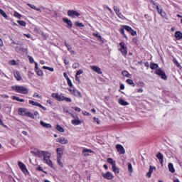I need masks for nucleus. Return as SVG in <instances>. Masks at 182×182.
I'll list each match as a JSON object with an SVG mask.
<instances>
[{"label": "nucleus", "mask_w": 182, "mask_h": 182, "mask_svg": "<svg viewBox=\"0 0 182 182\" xmlns=\"http://www.w3.org/2000/svg\"><path fill=\"white\" fill-rule=\"evenodd\" d=\"M79 66H80L79 63H75L74 64H73V69H77Z\"/></svg>", "instance_id": "864d4df0"}, {"label": "nucleus", "mask_w": 182, "mask_h": 182, "mask_svg": "<svg viewBox=\"0 0 182 182\" xmlns=\"http://www.w3.org/2000/svg\"><path fill=\"white\" fill-rule=\"evenodd\" d=\"M120 48L119 49V52H121L122 56H126L127 55V46L124 42L119 43Z\"/></svg>", "instance_id": "20e7f679"}, {"label": "nucleus", "mask_w": 182, "mask_h": 182, "mask_svg": "<svg viewBox=\"0 0 182 182\" xmlns=\"http://www.w3.org/2000/svg\"><path fill=\"white\" fill-rule=\"evenodd\" d=\"M127 166H128V171L129 173H133V166L132 165V164L128 163Z\"/></svg>", "instance_id": "ea45409f"}, {"label": "nucleus", "mask_w": 182, "mask_h": 182, "mask_svg": "<svg viewBox=\"0 0 182 182\" xmlns=\"http://www.w3.org/2000/svg\"><path fill=\"white\" fill-rule=\"evenodd\" d=\"M122 75H124L125 77H130V74L126 70L122 71Z\"/></svg>", "instance_id": "79ce46f5"}, {"label": "nucleus", "mask_w": 182, "mask_h": 182, "mask_svg": "<svg viewBox=\"0 0 182 182\" xmlns=\"http://www.w3.org/2000/svg\"><path fill=\"white\" fill-rule=\"evenodd\" d=\"M29 105H32V106H38V107H41L43 110H46V107H43L42 105L39 104L38 102H35L33 100L28 101Z\"/></svg>", "instance_id": "ddd939ff"}, {"label": "nucleus", "mask_w": 182, "mask_h": 182, "mask_svg": "<svg viewBox=\"0 0 182 182\" xmlns=\"http://www.w3.org/2000/svg\"><path fill=\"white\" fill-rule=\"evenodd\" d=\"M118 103L119 105H121L122 106H129V102H127V101H125L124 100L120 98L119 100H118Z\"/></svg>", "instance_id": "b1692460"}, {"label": "nucleus", "mask_w": 182, "mask_h": 182, "mask_svg": "<svg viewBox=\"0 0 182 182\" xmlns=\"http://www.w3.org/2000/svg\"><path fill=\"white\" fill-rule=\"evenodd\" d=\"M82 153H84L85 157H87L90 156L89 153H93V151H92V149H84Z\"/></svg>", "instance_id": "5701e85b"}, {"label": "nucleus", "mask_w": 182, "mask_h": 182, "mask_svg": "<svg viewBox=\"0 0 182 182\" xmlns=\"http://www.w3.org/2000/svg\"><path fill=\"white\" fill-rule=\"evenodd\" d=\"M15 49H16V52H22L23 50V48H21V47H19V46H16V48H15Z\"/></svg>", "instance_id": "5fc2aeb1"}, {"label": "nucleus", "mask_w": 182, "mask_h": 182, "mask_svg": "<svg viewBox=\"0 0 182 182\" xmlns=\"http://www.w3.org/2000/svg\"><path fill=\"white\" fill-rule=\"evenodd\" d=\"M67 82H68V86H70V87H73V84H72V80H70V78L67 77Z\"/></svg>", "instance_id": "09e8293b"}, {"label": "nucleus", "mask_w": 182, "mask_h": 182, "mask_svg": "<svg viewBox=\"0 0 182 182\" xmlns=\"http://www.w3.org/2000/svg\"><path fill=\"white\" fill-rule=\"evenodd\" d=\"M151 4H152V5H156V9L158 11V14H159V15H161V16H162L163 18H164V19H167V14H166V11H163L162 9H160V4H159L158 3L154 2V1H151Z\"/></svg>", "instance_id": "f03ea898"}, {"label": "nucleus", "mask_w": 182, "mask_h": 182, "mask_svg": "<svg viewBox=\"0 0 182 182\" xmlns=\"http://www.w3.org/2000/svg\"><path fill=\"white\" fill-rule=\"evenodd\" d=\"M72 124L74 126H79V124H82V121L77 118V119H73L71 121Z\"/></svg>", "instance_id": "412c9836"}, {"label": "nucleus", "mask_w": 182, "mask_h": 182, "mask_svg": "<svg viewBox=\"0 0 182 182\" xmlns=\"http://www.w3.org/2000/svg\"><path fill=\"white\" fill-rule=\"evenodd\" d=\"M19 168L24 173V174H29L28 168H26V165H25L22 161H18V163Z\"/></svg>", "instance_id": "6e6552de"}, {"label": "nucleus", "mask_w": 182, "mask_h": 182, "mask_svg": "<svg viewBox=\"0 0 182 182\" xmlns=\"http://www.w3.org/2000/svg\"><path fill=\"white\" fill-rule=\"evenodd\" d=\"M10 63L13 66H14L15 65H16V61L15 60H12L11 61H10Z\"/></svg>", "instance_id": "69168bd1"}, {"label": "nucleus", "mask_w": 182, "mask_h": 182, "mask_svg": "<svg viewBox=\"0 0 182 182\" xmlns=\"http://www.w3.org/2000/svg\"><path fill=\"white\" fill-rule=\"evenodd\" d=\"M132 42H133V43H137V38H136V37L133 38Z\"/></svg>", "instance_id": "774afa93"}, {"label": "nucleus", "mask_w": 182, "mask_h": 182, "mask_svg": "<svg viewBox=\"0 0 182 182\" xmlns=\"http://www.w3.org/2000/svg\"><path fill=\"white\" fill-rule=\"evenodd\" d=\"M57 159H62L63 156V149L62 148H57Z\"/></svg>", "instance_id": "f3484780"}, {"label": "nucleus", "mask_w": 182, "mask_h": 182, "mask_svg": "<svg viewBox=\"0 0 182 182\" xmlns=\"http://www.w3.org/2000/svg\"><path fill=\"white\" fill-rule=\"evenodd\" d=\"M14 16H15V18H17L18 19H21V18H22V15L16 11L14 13Z\"/></svg>", "instance_id": "a18cd8bd"}, {"label": "nucleus", "mask_w": 182, "mask_h": 182, "mask_svg": "<svg viewBox=\"0 0 182 182\" xmlns=\"http://www.w3.org/2000/svg\"><path fill=\"white\" fill-rule=\"evenodd\" d=\"M48 152L45 151H38V157H44L45 155L47 154Z\"/></svg>", "instance_id": "c756f323"}, {"label": "nucleus", "mask_w": 182, "mask_h": 182, "mask_svg": "<svg viewBox=\"0 0 182 182\" xmlns=\"http://www.w3.org/2000/svg\"><path fill=\"white\" fill-rule=\"evenodd\" d=\"M156 158L158 159V160H159L160 164H163V161H164V159L163 154H161V152H159L156 154Z\"/></svg>", "instance_id": "aec40b11"}, {"label": "nucleus", "mask_w": 182, "mask_h": 182, "mask_svg": "<svg viewBox=\"0 0 182 182\" xmlns=\"http://www.w3.org/2000/svg\"><path fill=\"white\" fill-rule=\"evenodd\" d=\"M116 149L119 153V154H125L126 150L124 149V147L122 144H117Z\"/></svg>", "instance_id": "9d476101"}, {"label": "nucleus", "mask_w": 182, "mask_h": 182, "mask_svg": "<svg viewBox=\"0 0 182 182\" xmlns=\"http://www.w3.org/2000/svg\"><path fill=\"white\" fill-rule=\"evenodd\" d=\"M102 177H104V178H106L107 180H113V178H114L113 173L109 171L107 172L106 173H102Z\"/></svg>", "instance_id": "9b49d317"}, {"label": "nucleus", "mask_w": 182, "mask_h": 182, "mask_svg": "<svg viewBox=\"0 0 182 182\" xmlns=\"http://www.w3.org/2000/svg\"><path fill=\"white\" fill-rule=\"evenodd\" d=\"M68 16H70V18H75L76 17L80 16V13L75 10H68Z\"/></svg>", "instance_id": "423d86ee"}, {"label": "nucleus", "mask_w": 182, "mask_h": 182, "mask_svg": "<svg viewBox=\"0 0 182 182\" xmlns=\"http://www.w3.org/2000/svg\"><path fill=\"white\" fill-rule=\"evenodd\" d=\"M75 26H77L78 28H83L85 26V25H83L82 23H79L77 21H76L75 23Z\"/></svg>", "instance_id": "de8ad7c7"}, {"label": "nucleus", "mask_w": 182, "mask_h": 182, "mask_svg": "<svg viewBox=\"0 0 182 182\" xmlns=\"http://www.w3.org/2000/svg\"><path fill=\"white\" fill-rule=\"evenodd\" d=\"M153 170H156V167L150 166L149 172L151 173H153Z\"/></svg>", "instance_id": "052dcab7"}, {"label": "nucleus", "mask_w": 182, "mask_h": 182, "mask_svg": "<svg viewBox=\"0 0 182 182\" xmlns=\"http://www.w3.org/2000/svg\"><path fill=\"white\" fill-rule=\"evenodd\" d=\"M65 46L67 48L68 50H72V47L70 46V45L68 44V43H65Z\"/></svg>", "instance_id": "13d9d810"}, {"label": "nucleus", "mask_w": 182, "mask_h": 182, "mask_svg": "<svg viewBox=\"0 0 182 182\" xmlns=\"http://www.w3.org/2000/svg\"><path fill=\"white\" fill-rule=\"evenodd\" d=\"M175 37L176 38L177 41H180V39H182V33H181V31H176L175 33Z\"/></svg>", "instance_id": "a878e982"}, {"label": "nucleus", "mask_w": 182, "mask_h": 182, "mask_svg": "<svg viewBox=\"0 0 182 182\" xmlns=\"http://www.w3.org/2000/svg\"><path fill=\"white\" fill-rule=\"evenodd\" d=\"M155 75H158V76H161V79L164 80H167V75H166V72L163 70L161 68L156 69L154 72Z\"/></svg>", "instance_id": "39448f33"}, {"label": "nucleus", "mask_w": 182, "mask_h": 182, "mask_svg": "<svg viewBox=\"0 0 182 182\" xmlns=\"http://www.w3.org/2000/svg\"><path fill=\"white\" fill-rule=\"evenodd\" d=\"M64 100H65V102H67L68 103H70L72 102V99L67 97H64Z\"/></svg>", "instance_id": "4d7b16f0"}, {"label": "nucleus", "mask_w": 182, "mask_h": 182, "mask_svg": "<svg viewBox=\"0 0 182 182\" xmlns=\"http://www.w3.org/2000/svg\"><path fill=\"white\" fill-rule=\"evenodd\" d=\"M69 92H70L71 95H73L76 97H82V93L80 92V91L77 90V89L70 88Z\"/></svg>", "instance_id": "1a4fd4ad"}, {"label": "nucleus", "mask_w": 182, "mask_h": 182, "mask_svg": "<svg viewBox=\"0 0 182 182\" xmlns=\"http://www.w3.org/2000/svg\"><path fill=\"white\" fill-rule=\"evenodd\" d=\"M91 69L92 70L96 72V73H98L99 75H102V73H103V72H102V69H100V68L96 65L91 66Z\"/></svg>", "instance_id": "dca6fc26"}, {"label": "nucleus", "mask_w": 182, "mask_h": 182, "mask_svg": "<svg viewBox=\"0 0 182 182\" xmlns=\"http://www.w3.org/2000/svg\"><path fill=\"white\" fill-rule=\"evenodd\" d=\"M12 90L16 93H21V95H28L29 90L26 87L21 86V85H14L12 87Z\"/></svg>", "instance_id": "f257e3e1"}, {"label": "nucleus", "mask_w": 182, "mask_h": 182, "mask_svg": "<svg viewBox=\"0 0 182 182\" xmlns=\"http://www.w3.org/2000/svg\"><path fill=\"white\" fill-rule=\"evenodd\" d=\"M94 122H95L97 124H100V120H99V118L94 117Z\"/></svg>", "instance_id": "680f3d73"}, {"label": "nucleus", "mask_w": 182, "mask_h": 182, "mask_svg": "<svg viewBox=\"0 0 182 182\" xmlns=\"http://www.w3.org/2000/svg\"><path fill=\"white\" fill-rule=\"evenodd\" d=\"M17 23L20 24L21 26H26V22L22 20L17 21Z\"/></svg>", "instance_id": "a19ab883"}, {"label": "nucleus", "mask_w": 182, "mask_h": 182, "mask_svg": "<svg viewBox=\"0 0 182 182\" xmlns=\"http://www.w3.org/2000/svg\"><path fill=\"white\" fill-rule=\"evenodd\" d=\"M129 33H131V35H132V36H136L137 35V31L133 30V28H132V30L130 31Z\"/></svg>", "instance_id": "6e6d98bb"}, {"label": "nucleus", "mask_w": 182, "mask_h": 182, "mask_svg": "<svg viewBox=\"0 0 182 182\" xmlns=\"http://www.w3.org/2000/svg\"><path fill=\"white\" fill-rule=\"evenodd\" d=\"M52 97L58 102H63V100H65V95L62 94L59 95V93H53Z\"/></svg>", "instance_id": "0eeeda50"}, {"label": "nucleus", "mask_w": 182, "mask_h": 182, "mask_svg": "<svg viewBox=\"0 0 182 182\" xmlns=\"http://www.w3.org/2000/svg\"><path fill=\"white\" fill-rule=\"evenodd\" d=\"M56 130H58V132H60V133H63L65 132V129H63V127H62L60 125L58 124L56 126Z\"/></svg>", "instance_id": "f704fd0d"}, {"label": "nucleus", "mask_w": 182, "mask_h": 182, "mask_svg": "<svg viewBox=\"0 0 182 182\" xmlns=\"http://www.w3.org/2000/svg\"><path fill=\"white\" fill-rule=\"evenodd\" d=\"M107 163H109V164H112V167L116 166V161L113 160V159L112 158H108L107 159Z\"/></svg>", "instance_id": "c85d7f7f"}, {"label": "nucleus", "mask_w": 182, "mask_h": 182, "mask_svg": "<svg viewBox=\"0 0 182 182\" xmlns=\"http://www.w3.org/2000/svg\"><path fill=\"white\" fill-rule=\"evenodd\" d=\"M69 114L71 116V117H73V119H77V116H76L75 114L73 113H69Z\"/></svg>", "instance_id": "0e129e2a"}, {"label": "nucleus", "mask_w": 182, "mask_h": 182, "mask_svg": "<svg viewBox=\"0 0 182 182\" xmlns=\"http://www.w3.org/2000/svg\"><path fill=\"white\" fill-rule=\"evenodd\" d=\"M117 16H118V18H119V19H122V21H124V19H126V17L123 16V14L120 12L117 14Z\"/></svg>", "instance_id": "58836bf2"}, {"label": "nucleus", "mask_w": 182, "mask_h": 182, "mask_svg": "<svg viewBox=\"0 0 182 182\" xmlns=\"http://www.w3.org/2000/svg\"><path fill=\"white\" fill-rule=\"evenodd\" d=\"M150 68H151L152 70H156V69H159V64L154 63H151L150 64Z\"/></svg>", "instance_id": "cd10ccee"}, {"label": "nucleus", "mask_w": 182, "mask_h": 182, "mask_svg": "<svg viewBox=\"0 0 182 182\" xmlns=\"http://www.w3.org/2000/svg\"><path fill=\"white\" fill-rule=\"evenodd\" d=\"M173 63H175V65L177 66V68H181V65H180V63H178V61H177V59H174L173 58Z\"/></svg>", "instance_id": "8fccbe9b"}, {"label": "nucleus", "mask_w": 182, "mask_h": 182, "mask_svg": "<svg viewBox=\"0 0 182 182\" xmlns=\"http://www.w3.org/2000/svg\"><path fill=\"white\" fill-rule=\"evenodd\" d=\"M124 30H125L124 26H123V28L119 29V32L120 33H122V35H123L124 38H125V39H127V41L128 38H127V36H126V34L124 33Z\"/></svg>", "instance_id": "473e14b6"}, {"label": "nucleus", "mask_w": 182, "mask_h": 182, "mask_svg": "<svg viewBox=\"0 0 182 182\" xmlns=\"http://www.w3.org/2000/svg\"><path fill=\"white\" fill-rule=\"evenodd\" d=\"M12 99H13V100H16L17 102H25V100L21 99V98H19V97L14 96V97H12Z\"/></svg>", "instance_id": "c9c22d12"}, {"label": "nucleus", "mask_w": 182, "mask_h": 182, "mask_svg": "<svg viewBox=\"0 0 182 182\" xmlns=\"http://www.w3.org/2000/svg\"><path fill=\"white\" fill-rule=\"evenodd\" d=\"M18 112L20 116H26L28 113V110L26 108H19Z\"/></svg>", "instance_id": "a211bd4d"}, {"label": "nucleus", "mask_w": 182, "mask_h": 182, "mask_svg": "<svg viewBox=\"0 0 182 182\" xmlns=\"http://www.w3.org/2000/svg\"><path fill=\"white\" fill-rule=\"evenodd\" d=\"M127 83H128V85H130V86H132V87H134V86H136V84H134V82L132 81V80L130 79H127L126 80Z\"/></svg>", "instance_id": "72a5a7b5"}, {"label": "nucleus", "mask_w": 182, "mask_h": 182, "mask_svg": "<svg viewBox=\"0 0 182 182\" xmlns=\"http://www.w3.org/2000/svg\"><path fill=\"white\" fill-rule=\"evenodd\" d=\"M74 110H75V112H80L82 109L80 107H75Z\"/></svg>", "instance_id": "338daca9"}, {"label": "nucleus", "mask_w": 182, "mask_h": 182, "mask_svg": "<svg viewBox=\"0 0 182 182\" xmlns=\"http://www.w3.org/2000/svg\"><path fill=\"white\" fill-rule=\"evenodd\" d=\"M27 117H30L31 119H35V115L30 112H27V114L26 115Z\"/></svg>", "instance_id": "e433bc0d"}, {"label": "nucleus", "mask_w": 182, "mask_h": 182, "mask_svg": "<svg viewBox=\"0 0 182 182\" xmlns=\"http://www.w3.org/2000/svg\"><path fill=\"white\" fill-rule=\"evenodd\" d=\"M38 151H39V150L38 149H34L33 151H31V154L33 156H38Z\"/></svg>", "instance_id": "3c124183"}, {"label": "nucleus", "mask_w": 182, "mask_h": 182, "mask_svg": "<svg viewBox=\"0 0 182 182\" xmlns=\"http://www.w3.org/2000/svg\"><path fill=\"white\" fill-rule=\"evenodd\" d=\"M43 161L46 163V164H48L49 167H53V164L52 163V161L50 160V154L49 152H47L44 156H43Z\"/></svg>", "instance_id": "7ed1b4c3"}, {"label": "nucleus", "mask_w": 182, "mask_h": 182, "mask_svg": "<svg viewBox=\"0 0 182 182\" xmlns=\"http://www.w3.org/2000/svg\"><path fill=\"white\" fill-rule=\"evenodd\" d=\"M0 15H1L4 19H8V15L1 9H0Z\"/></svg>", "instance_id": "2f4dec72"}, {"label": "nucleus", "mask_w": 182, "mask_h": 182, "mask_svg": "<svg viewBox=\"0 0 182 182\" xmlns=\"http://www.w3.org/2000/svg\"><path fill=\"white\" fill-rule=\"evenodd\" d=\"M113 9H114L116 15H117L119 13H120V9H119L117 6H114Z\"/></svg>", "instance_id": "37998d69"}, {"label": "nucleus", "mask_w": 182, "mask_h": 182, "mask_svg": "<svg viewBox=\"0 0 182 182\" xmlns=\"http://www.w3.org/2000/svg\"><path fill=\"white\" fill-rule=\"evenodd\" d=\"M28 59L30 63H35V60H33V58H32V56L28 55Z\"/></svg>", "instance_id": "603ef678"}, {"label": "nucleus", "mask_w": 182, "mask_h": 182, "mask_svg": "<svg viewBox=\"0 0 182 182\" xmlns=\"http://www.w3.org/2000/svg\"><path fill=\"white\" fill-rule=\"evenodd\" d=\"M94 36H96L97 38H100V39L102 38V36H100V33H95Z\"/></svg>", "instance_id": "e2e57ef3"}, {"label": "nucleus", "mask_w": 182, "mask_h": 182, "mask_svg": "<svg viewBox=\"0 0 182 182\" xmlns=\"http://www.w3.org/2000/svg\"><path fill=\"white\" fill-rule=\"evenodd\" d=\"M82 73H83V70H79L78 71H77L75 75L77 76H79V75H82Z\"/></svg>", "instance_id": "bf43d9fd"}, {"label": "nucleus", "mask_w": 182, "mask_h": 182, "mask_svg": "<svg viewBox=\"0 0 182 182\" xmlns=\"http://www.w3.org/2000/svg\"><path fill=\"white\" fill-rule=\"evenodd\" d=\"M40 124L41 126H42L43 127H45L46 129H50L52 128V125H50V124H47L43 121H41L40 122Z\"/></svg>", "instance_id": "4be33fe9"}, {"label": "nucleus", "mask_w": 182, "mask_h": 182, "mask_svg": "<svg viewBox=\"0 0 182 182\" xmlns=\"http://www.w3.org/2000/svg\"><path fill=\"white\" fill-rule=\"evenodd\" d=\"M112 168L114 174H119V173H120V170L119 169V168H117V166H116V165H114Z\"/></svg>", "instance_id": "7c9ffc66"}, {"label": "nucleus", "mask_w": 182, "mask_h": 182, "mask_svg": "<svg viewBox=\"0 0 182 182\" xmlns=\"http://www.w3.org/2000/svg\"><path fill=\"white\" fill-rule=\"evenodd\" d=\"M124 29L130 33L131 31L133 29L129 26H124Z\"/></svg>", "instance_id": "49530a36"}, {"label": "nucleus", "mask_w": 182, "mask_h": 182, "mask_svg": "<svg viewBox=\"0 0 182 182\" xmlns=\"http://www.w3.org/2000/svg\"><path fill=\"white\" fill-rule=\"evenodd\" d=\"M63 21L64 23L67 24V28H68V29H72L73 26V23H72V21L69 20V18H63Z\"/></svg>", "instance_id": "f8f14e48"}, {"label": "nucleus", "mask_w": 182, "mask_h": 182, "mask_svg": "<svg viewBox=\"0 0 182 182\" xmlns=\"http://www.w3.org/2000/svg\"><path fill=\"white\" fill-rule=\"evenodd\" d=\"M43 69L49 70L50 72H55V69L53 68H50V67H48V66H43Z\"/></svg>", "instance_id": "4c0bfd02"}, {"label": "nucleus", "mask_w": 182, "mask_h": 182, "mask_svg": "<svg viewBox=\"0 0 182 182\" xmlns=\"http://www.w3.org/2000/svg\"><path fill=\"white\" fill-rule=\"evenodd\" d=\"M35 72L38 76H43V71L38 67V63H35Z\"/></svg>", "instance_id": "4468645a"}, {"label": "nucleus", "mask_w": 182, "mask_h": 182, "mask_svg": "<svg viewBox=\"0 0 182 182\" xmlns=\"http://www.w3.org/2000/svg\"><path fill=\"white\" fill-rule=\"evenodd\" d=\"M27 5L28 6H29V8H31V9H34L35 11H38V12H42V10H41V9L36 8V6L33 4H27Z\"/></svg>", "instance_id": "bb28decb"}, {"label": "nucleus", "mask_w": 182, "mask_h": 182, "mask_svg": "<svg viewBox=\"0 0 182 182\" xmlns=\"http://www.w3.org/2000/svg\"><path fill=\"white\" fill-rule=\"evenodd\" d=\"M57 162L60 167H63V164L62 163V158H57Z\"/></svg>", "instance_id": "c03bdc74"}, {"label": "nucleus", "mask_w": 182, "mask_h": 182, "mask_svg": "<svg viewBox=\"0 0 182 182\" xmlns=\"http://www.w3.org/2000/svg\"><path fill=\"white\" fill-rule=\"evenodd\" d=\"M57 143H60V144H68L69 143V141L68 139L65 137H59L56 139Z\"/></svg>", "instance_id": "2eb2a0df"}, {"label": "nucleus", "mask_w": 182, "mask_h": 182, "mask_svg": "<svg viewBox=\"0 0 182 182\" xmlns=\"http://www.w3.org/2000/svg\"><path fill=\"white\" fill-rule=\"evenodd\" d=\"M168 167L171 173H176V169L174 168V166L173 165V164L169 163Z\"/></svg>", "instance_id": "393cba45"}, {"label": "nucleus", "mask_w": 182, "mask_h": 182, "mask_svg": "<svg viewBox=\"0 0 182 182\" xmlns=\"http://www.w3.org/2000/svg\"><path fill=\"white\" fill-rule=\"evenodd\" d=\"M14 77L18 80V82L21 81L22 79V76H21V73L19 71H14Z\"/></svg>", "instance_id": "6ab92c4d"}]
</instances>
